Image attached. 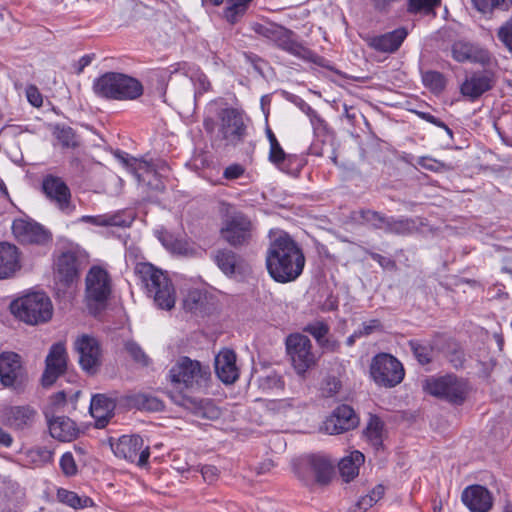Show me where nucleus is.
<instances>
[{"label":"nucleus","mask_w":512,"mask_h":512,"mask_svg":"<svg viewBox=\"0 0 512 512\" xmlns=\"http://www.w3.org/2000/svg\"><path fill=\"white\" fill-rule=\"evenodd\" d=\"M423 389L428 394L455 405L465 401L469 390L467 383L454 375L430 377L425 380Z\"/></svg>","instance_id":"6e6552de"},{"label":"nucleus","mask_w":512,"mask_h":512,"mask_svg":"<svg viewBox=\"0 0 512 512\" xmlns=\"http://www.w3.org/2000/svg\"><path fill=\"white\" fill-rule=\"evenodd\" d=\"M306 258L301 246L285 231H271L265 253L269 276L277 283L286 284L300 277Z\"/></svg>","instance_id":"f03ea898"},{"label":"nucleus","mask_w":512,"mask_h":512,"mask_svg":"<svg viewBox=\"0 0 512 512\" xmlns=\"http://www.w3.org/2000/svg\"><path fill=\"white\" fill-rule=\"evenodd\" d=\"M340 388L341 383L338 379H336L335 377L328 378L324 383L322 393L326 397H332L339 392Z\"/></svg>","instance_id":"5fc2aeb1"},{"label":"nucleus","mask_w":512,"mask_h":512,"mask_svg":"<svg viewBox=\"0 0 512 512\" xmlns=\"http://www.w3.org/2000/svg\"><path fill=\"white\" fill-rule=\"evenodd\" d=\"M42 189L46 197L64 214L70 215L75 206L71 203L69 187L60 178L48 175L43 179Z\"/></svg>","instance_id":"dca6fc26"},{"label":"nucleus","mask_w":512,"mask_h":512,"mask_svg":"<svg viewBox=\"0 0 512 512\" xmlns=\"http://www.w3.org/2000/svg\"><path fill=\"white\" fill-rule=\"evenodd\" d=\"M252 30L275 43L277 47L289 54L313 63H320L322 60L317 54L298 41L294 32L275 23H253Z\"/></svg>","instance_id":"39448f33"},{"label":"nucleus","mask_w":512,"mask_h":512,"mask_svg":"<svg viewBox=\"0 0 512 512\" xmlns=\"http://www.w3.org/2000/svg\"><path fill=\"white\" fill-rule=\"evenodd\" d=\"M74 347L79 354V363L83 370L94 373L101 362V347L99 341L90 335L79 336Z\"/></svg>","instance_id":"f3484780"},{"label":"nucleus","mask_w":512,"mask_h":512,"mask_svg":"<svg viewBox=\"0 0 512 512\" xmlns=\"http://www.w3.org/2000/svg\"><path fill=\"white\" fill-rule=\"evenodd\" d=\"M360 217L364 222L371 224L374 228L382 230L384 229L385 221L387 219V217L379 212L369 209L362 210L360 212Z\"/></svg>","instance_id":"49530a36"},{"label":"nucleus","mask_w":512,"mask_h":512,"mask_svg":"<svg viewBox=\"0 0 512 512\" xmlns=\"http://www.w3.org/2000/svg\"><path fill=\"white\" fill-rule=\"evenodd\" d=\"M286 346L297 374L304 375L316 364V357L311 351L312 344L307 336L292 334L287 338Z\"/></svg>","instance_id":"2eb2a0df"},{"label":"nucleus","mask_w":512,"mask_h":512,"mask_svg":"<svg viewBox=\"0 0 512 512\" xmlns=\"http://www.w3.org/2000/svg\"><path fill=\"white\" fill-rule=\"evenodd\" d=\"M125 163L139 184L154 190L164 189L162 177H166V173L169 170L165 161H146L144 159L131 158L126 160Z\"/></svg>","instance_id":"f8f14e48"},{"label":"nucleus","mask_w":512,"mask_h":512,"mask_svg":"<svg viewBox=\"0 0 512 512\" xmlns=\"http://www.w3.org/2000/svg\"><path fill=\"white\" fill-rule=\"evenodd\" d=\"M374 505V502L371 500V497H368V495H365L359 499L357 502V508L359 512H364L368 510L370 507Z\"/></svg>","instance_id":"338daca9"},{"label":"nucleus","mask_w":512,"mask_h":512,"mask_svg":"<svg viewBox=\"0 0 512 512\" xmlns=\"http://www.w3.org/2000/svg\"><path fill=\"white\" fill-rule=\"evenodd\" d=\"M28 456L33 463L40 465L52 461L53 451L47 447H35L28 451Z\"/></svg>","instance_id":"c03bdc74"},{"label":"nucleus","mask_w":512,"mask_h":512,"mask_svg":"<svg viewBox=\"0 0 512 512\" xmlns=\"http://www.w3.org/2000/svg\"><path fill=\"white\" fill-rule=\"evenodd\" d=\"M37 418V411L31 406H7L1 412V422L14 430L31 428Z\"/></svg>","instance_id":"4be33fe9"},{"label":"nucleus","mask_w":512,"mask_h":512,"mask_svg":"<svg viewBox=\"0 0 512 512\" xmlns=\"http://www.w3.org/2000/svg\"><path fill=\"white\" fill-rule=\"evenodd\" d=\"M169 377L176 391L171 392L172 401L195 416L216 419L220 416L219 409L209 399H197L184 393L200 392L208 387L211 379L209 366L187 356L179 357L169 371Z\"/></svg>","instance_id":"f257e3e1"},{"label":"nucleus","mask_w":512,"mask_h":512,"mask_svg":"<svg viewBox=\"0 0 512 512\" xmlns=\"http://www.w3.org/2000/svg\"><path fill=\"white\" fill-rule=\"evenodd\" d=\"M244 168L240 164H232L228 166L223 173L224 178L234 180L241 177L244 173Z\"/></svg>","instance_id":"bf43d9fd"},{"label":"nucleus","mask_w":512,"mask_h":512,"mask_svg":"<svg viewBox=\"0 0 512 512\" xmlns=\"http://www.w3.org/2000/svg\"><path fill=\"white\" fill-rule=\"evenodd\" d=\"M359 418L348 405L338 406L333 413L323 422L322 430L330 435L341 434L356 428Z\"/></svg>","instance_id":"6ab92c4d"},{"label":"nucleus","mask_w":512,"mask_h":512,"mask_svg":"<svg viewBox=\"0 0 512 512\" xmlns=\"http://www.w3.org/2000/svg\"><path fill=\"white\" fill-rule=\"evenodd\" d=\"M111 449L116 457L136 463L140 467L145 466L150 457L149 446L144 445L139 435H123L111 443Z\"/></svg>","instance_id":"4468645a"},{"label":"nucleus","mask_w":512,"mask_h":512,"mask_svg":"<svg viewBox=\"0 0 512 512\" xmlns=\"http://www.w3.org/2000/svg\"><path fill=\"white\" fill-rule=\"evenodd\" d=\"M137 398L138 402L142 405L144 409L159 410L160 407L162 406L161 402L154 397H149L147 395L141 394L138 395Z\"/></svg>","instance_id":"6e6d98bb"},{"label":"nucleus","mask_w":512,"mask_h":512,"mask_svg":"<svg viewBox=\"0 0 512 512\" xmlns=\"http://www.w3.org/2000/svg\"><path fill=\"white\" fill-rule=\"evenodd\" d=\"M417 163L422 168L429 170V171H434V172H440V171L451 169L446 164L439 162L435 159H432L430 157H420L418 159Z\"/></svg>","instance_id":"3c124183"},{"label":"nucleus","mask_w":512,"mask_h":512,"mask_svg":"<svg viewBox=\"0 0 512 512\" xmlns=\"http://www.w3.org/2000/svg\"><path fill=\"white\" fill-rule=\"evenodd\" d=\"M28 101L35 107H40L43 103L42 95L35 86H29L26 90Z\"/></svg>","instance_id":"13d9d810"},{"label":"nucleus","mask_w":512,"mask_h":512,"mask_svg":"<svg viewBox=\"0 0 512 512\" xmlns=\"http://www.w3.org/2000/svg\"><path fill=\"white\" fill-rule=\"evenodd\" d=\"M112 293V279L106 269L92 266L85 277V300L89 308L103 307Z\"/></svg>","instance_id":"1a4fd4ad"},{"label":"nucleus","mask_w":512,"mask_h":512,"mask_svg":"<svg viewBox=\"0 0 512 512\" xmlns=\"http://www.w3.org/2000/svg\"><path fill=\"white\" fill-rule=\"evenodd\" d=\"M46 368L42 375V385L49 387L53 385L67 367V353L62 343H56L50 348L46 357Z\"/></svg>","instance_id":"412c9836"},{"label":"nucleus","mask_w":512,"mask_h":512,"mask_svg":"<svg viewBox=\"0 0 512 512\" xmlns=\"http://www.w3.org/2000/svg\"><path fill=\"white\" fill-rule=\"evenodd\" d=\"M370 256L384 269L394 270L396 268L395 261L390 258L384 257L378 253H370Z\"/></svg>","instance_id":"680f3d73"},{"label":"nucleus","mask_w":512,"mask_h":512,"mask_svg":"<svg viewBox=\"0 0 512 512\" xmlns=\"http://www.w3.org/2000/svg\"><path fill=\"white\" fill-rule=\"evenodd\" d=\"M381 328V323L378 319H372L368 322H364L362 324V327L358 329L362 336H367L373 333L376 330H379Z\"/></svg>","instance_id":"052dcab7"},{"label":"nucleus","mask_w":512,"mask_h":512,"mask_svg":"<svg viewBox=\"0 0 512 512\" xmlns=\"http://www.w3.org/2000/svg\"><path fill=\"white\" fill-rule=\"evenodd\" d=\"M50 404L54 409H60L66 404V393L59 391L51 396Z\"/></svg>","instance_id":"e2e57ef3"},{"label":"nucleus","mask_w":512,"mask_h":512,"mask_svg":"<svg viewBox=\"0 0 512 512\" xmlns=\"http://www.w3.org/2000/svg\"><path fill=\"white\" fill-rule=\"evenodd\" d=\"M413 353L419 363L425 365L431 362L433 349L428 345H421L417 343H411Z\"/></svg>","instance_id":"09e8293b"},{"label":"nucleus","mask_w":512,"mask_h":512,"mask_svg":"<svg viewBox=\"0 0 512 512\" xmlns=\"http://www.w3.org/2000/svg\"><path fill=\"white\" fill-rule=\"evenodd\" d=\"M56 496L59 502L74 509H83L86 507H91L93 505V501L91 498L87 496L81 497L77 493L69 491L64 488H59L57 490Z\"/></svg>","instance_id":"473e14b6"},{"label":"nucleus","mask_w":512,"mask_h":512,"mask_svg":"<svg viewBox=\"0 0 512 512\" xmlns=\"http://www.w3.org/2000/svg\"><path fill=\"white\" fill-rule=\"evenodd\" d=\"M215 372L225 384L234 383L239 377L236 354L230 349L221 350L215 357Z\"/></svg>","instance_id":"bb28decb"},{"label":"nucleus","mask_w":512,"mask_h":512,"mask_svg":"<svg viewBox=\"0 0 512 512\" xmlns=\"http://www.w3.org/2000/svg\"><path fill=\"white\" fill-rule=\"evenodd\" d=\"M53 135L63 148H75L79 145L78 137L71 127L56 126Z\"/></svg>","instance_id":"4c0bfd02"},{"label":"nucleus","mask_w":512,"mask_h":512,"mask_svg":"<svg viewBox=\"0 0 512 512\" xmlns=\"http://www.w3.org/2000/svg\"><path fill=\"white\" fill-rule=\"evenodd\" d=\"M214 261L221 271L227 276L235 273L237 265V255L230 250H219L214 256Z\"/></svg>","instance_id":"f704fd0d"},{"label":"nucleus","mask_w":512,"mask_h":512,"mask_svg":"<svg viewBox=\"0 0 512 512\" xmlns=\"http://www.w3.org/2000/svg\"><path fill=\"white\" fill-rule=\"evenodd\" d=\"M496 77L493 71L483 70L467 76L460 86L461 94L474 101L495 85Z\"/></svg>","instance_id":"aec40b11"},{"label":"nucleus","mask_w":512,"mask_h":512,"mask_svg":"<svg viewBox=\"0 0 512 512\" xmlns=\"http://www.w3.org/2000/svg\"><path fill=\"white\" fill-rule=\"evenodd\" d=\"M48 427L50 435L62 442H70L79 434V429L75 422L65 416H58L49 419Z\"/></svg>","instance_id":"7c9ffc66"},{"label":"nucleus","mask_w":512,"mask_h":512,"mask_svg":"<svg viewBox=\"0 0 512 512\" xmlns=\"http://www.w3.org/2000/svg\"><path fill=\"white\" fill-rule=\"evenodd\" d=\"M93 90L105 99L127 101L138 99L143 94V85L129 75L107 72L94 81Z\"/></svg>","instance_id":"20e7f679"},{"label":"nucleus","mask_w":512,"mask_h":512,"mask_svg":"<svg viewBox=\"0 0 512 512\" xmlns=\"http://www.w3.org/2000/svg\"><path fill=\"white\" fill-rule=\"evenodd\" d=\"M385 488L383 485L379 484L375 486L371 492L368 495V497H371V500L375 503H377L384 495Z\"/></svg>","instance_id":"69168bd1"},{"label":"nucleus","mask_w":512,"mask_h":512,"mask_svg":"<svg viewBox=\"0 0 512 512\" xmlns=\"http://www.w3.org/2000/svg\"><path fill=\"white\" fill-rule=\"evenodd\" d=\"M251 231V221L243 214L238 213L226 219L221 228V236L230 245L239 246L250 240Z\"/></svg>","instance_id":"a211bd4d"},{"label":"nucleus","mask_w":512,"mask_h":512,"mask_svg":"<svg viewBox=\"0 0 512 512\" xmlns=\"http://www.w3.org/2000/svg\"><path fill=\"white\" fill-rule=\"evenodd\" d=\"M195 85H197V90L195 93L196 95L202 94L203 92H206L210 88V82L208 81V79L205 75H199L197 77Z\"/></svg>","instance_id":"0e129e2a"},{"label":"nucleus","mask_w":512,"mask_h":512,"mask_svg":"<svg viewBox=\"0 0 512 512\" xmlns=\"http://www.w3.org/2000/svg\"><path fill=\"white\" fill-rule=\"evenodd\" d=\"M408 32L405 28H397L391 32L368 38V45L376 51L393 53L399 49Z\"/></svg>","instance_id":"cd10ccee"},{"label":"nucleus","mask_w":512,"mask_h":512,"mask_svg":"<svg viewBox=\"0 0 512 512\" xmlns=\"http://www.w3.org/2000/svg\"><path fill=\"white\" fill-rule=\"evenodd\" d=\"M251 0H227L225 16L231 23L235 22L239 15H242Z\"/></svg>","instance_id":"a19ab883"},{"label":"nucleus","mask_w":512,"mask_h":512,"mask_svg":"<svg viewBox=\"0 0 512 512\" xmlns=\"http://www.w3.org/2000/svg\"><path fill=\"white\" fill-rule=\"evenodd\" d=\"M497 37L504 47L512 53V16L499 27Z\"/></svg>","instance_id":"a18cd8bd"},{"label":"nucleus","mask_w":512,"mask_h":512,"mask_svg":"<svg viewBox=\"0 0 512 512\" xmlns=\"http://www.w3.org/2000/svg\"><path fill=\"white\" fill-rule=\"evenodd\" d=\"M451 52L457 62L470 61L484 66H491L494 62L493 57L486 49L465 41L454 42Z\"/></svg>","instance_id":"393cba45"},{"label":"nucleus","mask_w":512,"mask_h":512,"mask_svg":"<svg viewBox=\"0 0 512 512\" xmlns=\"http://www.w3.org/2000/svg\"><path fill=\"white\" fill-rule=\"evenodd\" d=\"M383 433H384V424L382 420L377 416H371L367 427L365 429V434L368 440L372 443L373 446L378 448L382 445L383 441Z\"/></svg>","instance_id":"c9c22d12"},{"label":"nucleus","mask_w":512,"mask_h":512,"mask_svg":"<svg viewBox=\"0 0 512 512\" xmlns=\"http://www.w3.org/2000/svg\"><path fill=\"white\" fill-rule=\"evenodd\" d=\"M199 471L202 474L204 481L208 483H213L219 476V470L213 465H204Z\"/></svg>","instance_id":"4d7b16f0"},{"label":"nucleus","mask_w":512,"mask_h":512,"mask_svg":"<svg viewBox=\"0 0 512 512\" xmlns=\"http://www.w3.org/2000/svg\"><path fill=\"white\" fill-rule=\"evenodd\" d=\"M461 499L472 512H487L492 507L491 493L481 485H472L465 488Z\"/></svg>","instance_id":"a878e982"},{"label":"nucleus","mask_w":512,"mask_h":512,"mask_svg":"<svg viewBox=\"0 0 512 512\" xmlns=\"http://www.w3.org/2000/svg\"><path fill=\"white\" fill-rule=\"evenodd\" d=\"M20 268L18 248L13 244L0 242V279L12 277Z\"/></svg>","instance_id":"c85d7f7f"},{"label":"nucleus","mask_w":512,"mask_h":512,"mask_svg":"<svg viewBox=\"0 0 512 512\" xmlns=\"http://www.w3.org/2000/svg\"><path fill=\"white\" fill-rule=\"evenodd\" d=\"M473 6L482 14L492 13L494 10L508 11L512 0H471Z\"/></svg>","instance_id":"e433bc0d"},{"label":"nucleus","mask_w":512,"mask_h":512,"mask_svg":"<svg viewBox=\"0 0 512 512\" xmlns=\"http://www.w3.org/2000/svg\"><path fill=\"white\" fill-rule=\"evenodd\" d=\"M386 233L396 235H409L416 230V223L410 218H387L383 229Z\"/></svg>","instance_id":"72a5a7b5"},{"label":"nucleus","mask_w":512,"mask_h":512,"mask_svg":"<svg viewBox=\"0 0 512 512\" xmlns=\"http://www.w3.org/2000/svg\"><path fill=\"white\" fill-rule=\"evenodd\" d=\"M365 457L360 451H353L345 456L339 462L340 475L345 482H350L359 474V469L363 465Z\"/></svg>","instance_id":"2f4dec72"},{"label":"nucleus","mask_w":512,"mask_h":512,"mask_svg":"<svg viewBox=\"0 0 512 512\" xmlns=\"http://www.w3.org/2000/svg\"><path fill=\"white\" fill-rule=\"evenodd\" d=\"M80 252L77 249H65L54 256L53 277L59 288H69L80 276Z\"/></svg>","instance_id":"9b49d317"},{"label":"nucleus","mask_w":512,"mask_h":512,"mask_svg":"<svg viewBox=\"0 0 512 512\" xmlns=\"http://www.w3.org/2000/svg\"><path fill=\"white\" fill-rule=\"evenodd\" d=\"M286 158V153L279 142L270 145L269 160L277 166H280Z\"/></svg>","instance_id":"864d4df0"},{"label":"nucleus","mask_w":512,"mask_h":512,"mask_svg":"<svg viewBox=\"0 0 512 512\" xmlns=\"http://www.w3.org/2000/svg\"><path fill=\"white\" fill-rule=\"evenodd\" d=\"M217 115L219 124L216 138L226 145L241 143L246 133L243 115L234 108L221 109Z\"/></svg>","instance_id":"ddd939ff"},{"label":"nucleus","mask_w":512,"mask_h":512,"mask_svg":"<svg viewBox=\"0 0 512 512\" xmlns=\"http://www.w3.org/2000/svg\"><path fill=\"white\" fill-rule=\"evenodd\" d=\"M13 443L12 436L0 427V445L10 447Z\"/></svg>","instance_id":"774afa93"},{"label":"nucleus","mask_w":512,"mask_h":512,"mask_svg":"<svg viewBox=\"0 0 512 512\" xmlns=\"http://www.w3.org/2000/svg\"><path fill=\"white\" fill-rule=\"evenodd\" d=\"M81 221L91 223L96 226H121L123 222L116 215L83 216Z\"/></svg>","instance_id":"79ce46f5"},{"label":"nucleus","mask_w":512,"mask_h":512,"mask_svg":"<svg viewBox=\"0 0 512 512\" xmlns=\"http://www.w3.org/2000/svg\"><path fill=\"white\" fill-rule=\"evenodd\" d=\"M134 271L157 307L163 310H171L174 307L176 292L166 272L148 262L137 263Z\"/></svg>","instance_id":"7ed1b4c3"},{"label":"nucleus","mask_w":512,"mask_h":512,"mask_svg":"<svg viewBox=\"0 0 512 512\" xmlns=\"http://www.w3.org/2000/svg\"><path fill=\"white\" fill-rule=\"evenodd\" d=\"M24 377L20 356L14 352L0 354V382L4 387L20 384Z\"/></svg>","instance_id":"b1692460"},{"label":"nucleus","mask_w":512,"mask_h":512,"mask_svg":"<svg viewBox=\"0 0 512 512\" xmlns=\"http://www.w3.org/2000/svg\"><path fill=\"white\" fill-rule=\"evenodd\" d=\"M370 375L377 385L391 388L402 382L405 372L401 362L394 356L379 353L372 359Z\"/></svg>","instance_id":"9d476101"},{"label":"nucleus","mask_w":512,"mask_h":512,"mask_svg":"<svg viewBox=\"0 0 512 512\" xmlns=\"http://www.w3.org/2000/svg\"><path fill=\"white\" fill-rule=\"evenodd\" d=\"M439 5L440 0H409L408 11L415 14H434V9Z\"/></svg>","instance_id":"ea45409f"},{"label":"nucleus","mask_w":512,"mask_h":512,"mask_svg":"<svg viewBox=\"0 0 512 512\" xmlns=\"http://www.w3.org/2000/svg\"><path fill=\"white\" fill-rule=\"evenodd\" d=\"M304 331L310 333L319 343L320 346H325L323 340L329 332V326L323 321H315L308 324Z\"/></svg>","instance_id":"37998d69"},{"label":"nucleus","mask_w":512,"mask_h":512,"mask_svg":"<svg viewBox=\"0 0 512 512\" xmlns=\"http://www.w3.org/2000/svg\"><path fill=\"white\" fill-rule=\"evenodd\" d=\"M422 82L433 93H440L445 88V78L437 71H426L422 74Z\"/></svg>","instance_id":"58836bf2"},{"label":"nucleus","mask_w":512,"mask_h":512,"mask_svg":"<svg viewBox=\"0 0 512 512\" xmlns=\"http://www.w3.org/2000/svg\"><path fill=\"white\" fill-rule=\"evenodd\" d=\"M12 232L22 243L44 244L51 239L50 233L40 224L21 218L13 221Z\"/></svg>","instance_id":"5701e85b"},{"label":"nucleus","mask_w":512,"mask_h":512,"mask_svg":"<svg viewBox=\"0 0 512 512\" xmlns=\"http://www.w3.org/2000/svg\"><path fill=\"white\" fill-rule=\"evenodd\" d=\"M60 467L66 476H74L78 472L76 461L70 452H66L60 459Z\"/></svg>","instance_id":"8fccbe9b"},{"label":"nucleus","mask_w":512,"mask_h":512,"mask_svg":"<svg viewBox=\"0 0 512 512\" xmlns=\"http://www.w3.org/2000/svg\"><path fill=\"white\" fill-rule=\"evenodd\" d=\"M115 402L103 394H97L92 397L90 403V413L95 419L97 428H104L110 418L113 416Z\"/></svg>","instance_id":"c756f323"},{"label":"nucleus","mask_w":512,"mask_h":512,"mask_svg":"<svg viewBox=\"0 0 512 512\" xmlns=\"http://www.w3.org/2000/svg\"><path fill=\"white\" fill-rule=\"evenodd\" d=\"M294 471L306 485L313 483L326 485L334 474V464L326 455L312 454L299 460L295 464Z\"/></svg>","instance_id":"0eeeda50"},{"label":"nucleus","mask_w":512,"mask_h":512,"mask_svg":"<svg viewBox=\"0 0 512 512\" xmlns=\"http://www.w3.org/2000/svg\"><path fill=\"white\" fill-rule=\"evenodd\" d=\"M125 349L135 362L144 366L149 364V357L136 342L127 341L125 343Z\"/></svg>","instance_id":"de8ad7c7"},{"label":"nucleus","mask_w":512,"mask_h":512,"mask_svg":"<svg viewBox=\"0 0 512 512\" xmlns=\"http://www.w3.org/2000/svg\"><path fill=\"white\" fill-rule=\"evenodd\" d=\"M11 312L27 324L35 325L51 319L53 307L43 292L26 294L11 303Z\"/></svg>","instance_id":"423d86ee"},{"label":"nucleus","mask_w":512,"mask_h":512,"mask_svg":"<svg viewBox=\"0 0 512 512\" xmlns=\"http://www.w3.org/2000/svg\"><path fill=\"white\" fill-rule=\"evenodd\" d=\"M202 302V294L198 290H193L188 293L184 299V308L188 311H196Z\"/></svg>","instance_id":"603ef678"}]
</instances>
